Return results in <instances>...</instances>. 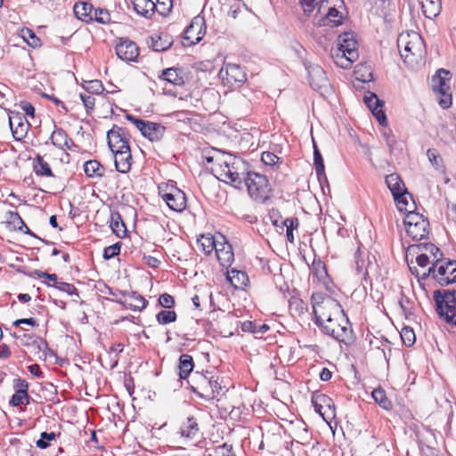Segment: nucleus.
<instances>
[{"label":"nucleus","mask_w":456,"mask_h":456,"mask_svg":"<svg viewBox=\"0 0 456 456\" xmlns=\"http://www.w3.org/2000/svg\"><path fill=\"white\" fill-rule=\"evenodd\" d=\"M217 168H213V171L218 174V178L224 183H231L235 188L240 189L249 172L248 164L242 159L232 154L222 155V159H217Z\"/></svg>","instance_id":"nucleus-1"},{"label":"nucleus","mask_w":456,"mask_h":456,"mask_svg":"<svg viewBox=\"0 0 456 456\" xmlns=\"http://www.w3.org/2000/svg\"><path fill=\"white\" fill-rule=\"evenodd\" d=\"M312 304L315 323L323 325L327 320H332L334 317L343 318L345 315L342 306L335 298L330 296H322V294H313Z\"/></svg>","instance_id":"nucleus-2"},{"label":"nucleus","mask_w":456,"mask_h":456,"mask_svg":"<svg viewBox=\"0 0 456 456\" xmlns=\"http://www.w3.org/2000/svg\"><path fill=\"white\" fill-rule=\"evenodd\" d=\"M397 46L401 57L408 65L419 63L426 53L424 41L417 33L400 35L397 39Z\"/></svg>","instance_id":"nucleus-3"},{"label":"nucleus","mask_w":456,"mask_h":456,"mask_svg":"<svg viewBox=\"0 0 456 456\" xmlns=\"http://www.w3.org/2000/svg\"><path fill=\"white\" fill-rule=\"evenodd\" d=\"M190 387L193 393L206 400L216 398L223 390L219 382V377L213 375L209 371H206V373L198 371L193 373L190 381Z\"/></svg>","instance_id":"nucleus-4"},{"label":"nucleus","mask_w":456,"mask_h":456,"mask_svg":"<svg viewBox=\"0 0 456 456\" xmlns=\"http://www.w3.org/2000/svg\"><path fill=\"white\" fill-rule=\"evenodd\" d=\"M421 275L423 278L432 275L442 286L454 283L456 282V260L436 258L431 266L428 267V271Z\"/></svg>","instance_id":"nucleus-5"},{"label":"nucleus","mask_w":456,"mask_h":456,"mask_svg":"<svg viewBox=\"0 0 456 456\" xmlns=\"http://www.w3.org/2000/svg\"><path fill=\"white\" fill-rule=\"evenodd\" d=\"M434 300L439 316L447 323L456 325V290H436Z\"/></svg>","instance_id":"nucleus-6"},{"label":"nucleus","mask_w":456,"mask_h":456,"mask_svg":"<svg viewBox=\"0 0 456 456\" xmlns=\"http://www.w3.org/2000/svg\"><path fill=\"white\" fill-rule=\"evenodd\" d=\"M243 184L246 185L250 198L254 200L264 203L270 198L271 188L265 175L249 171Z\"/></svg>","instance_id":"nucleus-7"},{"label":"nucleus","mask_w":456,"mask_h":456,"mask_svg":"<svg viewBox=\"0 0 456 456\" xmlns=\"http://www.w3.org/2000/svg\"><path fill=\"white\" fill-rule=\"evenodd\" d=\"M403 223L407 234L413 240H422L429 232L428 218L418 212L409 210Z\"/></svg>","instance_id":"nucleus-8"},{"label":"nucleus","mask_w":456,"mask_h":456,"mask_svg":"<svg viewBox=\"0 0 456 456\" xmlns=\"http://www.w3.org/2000/svg\"><path fill=\"white\" fill-rule=\"evenodd\" d=\"M450 72L444 69L437 70L436 74L432 78L433 91L441 95L438 100L440 107L448 109L452 105V94L450 91L449 80Z\"/></svg>","instance_id":"nucleus-9"},{"label":"nucleus","mask_w":456,"mask_h":456,"mask_svg":"<svg viewBox=\"0 0 456 456\" xmlns=\"http://www.w3.org/2000/svg\"><path fill=\"white\" fill-rule=\"evenodd\" d=\"M159 191L163 200L170 209L175 212H182L186 208L185 193L173 184H161Z\"/></svg>","instance_id":"nucleus-10"},{"label":"nucleus","mask_w":456,"mask_h":456,"mask_svg":"<svg viewBox=\"0 0 456 456\" xmlns=\"http://www.w3.org/2000/svg\"><path fill=\"white\" fill-rule=\"evenodd\" d=\"M356 45L357 42L352 33L345 32L338 36L337 51L341 53V59L347 54L346 58H345V64H342L343 69H349L358 57Z\"/></svg>","instance_id":"nucleus-11"},{"label":"nucleus","mask_w":456,"mask_h":456,"mask_svg":"<svg viewBox=\"0 0 456 456\" xmlns=\"http://www.w3.org/2000/svg\"><path fill=\"white\" fill-rule=\"evenodd\" d=\"M320 326L322 327L327 335L338 341L346 342L351 338L352 330L348 326V320L345 319V315L343 318L336 319L334 317L332 320H327L323 325Z\"/></svg>","instance_id":"nucleus-12"},{"label":"nucleus","mask_w":456,"mask_h":456,"mask_svg":"<svg viewBox=\"0 0 456 456\" xmlns=\"http://www.w3.org/2000/svg\"><path fill=\"white\" fill-rule=\"evenodd\" d=\"M108 146L111 151L130 149L126 129L114 125L107 133Z\"/></svg>","instance_id":"nucleus-13"},{"label":"nucleus","mask_w":456,"mask_h":456,"mask_svg":"<svg viewBox=\"0 0 456 456\" xmlns=\"http://www.w3.org/2000/svg\"><path fill=\"white\" fill-rule=\"evenodd\" d=\"M311 87L315 91H322L329 86V80L323 69L317 64L305 63Z\"/></svg>","instance_id":"nucleus-14"},{"label":"nucleus","mask_w":456,"mask_h":456,"mask_svg":"<svg viewBox=\"0 0 456 456\" xmlns=\"http://www.w3.org/2000/svg\"><path fill=\"white\" fill-rule=\"evenodd\" d=\"M9 125L12 137L16 141L22 140L28 130L29 124L22 113L18 111H11L9 116Z\"/></svg>","instance_id":"nucleus-15"},{"label":"nucleus","mask_w":456,"mask_h":456,"mask_svg":"<svg viewBox=\"0 0 456 456\" xmlns=\"http://www.w3.org/2000/svg\"><path fill=\"white\" fill-rule=\"evenodd\" d=\"M363 101L379 123L381 126H387V118L383 110L384 102L381 101L376 94L371 92H367L363 97Z\"/></svg>","instance_id":"nucleus-16"},{"label":"nucleus","mask_w":456,"mask_h":456,"mask_svg":"<svg viewBox=\"0 0 456 456\" xmlns=\"http://www.w3.org/2000/svg\"><path fill=\"white\" fill-rule=\"evenodd\" d=\"M180 435L185 442L199 441L201 433L197 419L193 417L187 418L180 427Z\"/></svg>","instance_id":"nucleus-17"},{"label":"nucleus","mask_w":456,"mask_h":456,"mask_svg":"<svg viewBox=\"0 0 456 456\" xmlns=\"http://www.w3.org/2000/svg\"><path fill=\"white\" fill-rule=\"evenodd\" d=\"M355 270L362 280L367 281L370 275H378L379 266L377 258H357L355 261Z\"/></svg>","instance_id":"nucleus-18"},{"label":"nucleus","mask_w":456,"mask_h":456,"mask_svg":"<svg viewBox=\"0 0 456 456\" xmlns=\"http://www.w3.org/2000/svg\"><path fill=\"white\" fill-rule=\"evenodd\" d=\"M116 53L122 61H134L139 55V47L129 39H122L116 45Z\"/></svg>","instance_id":"nucleus-19"},{"label":"nucleus","mask_w":456,"mask_h":456,"mask_svg":"<svg viewBox=\"0 0 456 456\" xmlns=\"http://www.w3.org/2000/svg\"><path fill=\"white\" fill-rule=\"evenodd\" d=\"M440 248L431 242H423L409 245L405 250V256H436Z\"/></svg>","instance_id":"nucleus-20"},{"label":"nucleus","mask_w":456,"mask_h":456,"mask_svg":"<svg viewBox=\"0 0 456 456\" xmlns=\"http://www.w3.org/2000/svg\"><path fill=\"white\" fill-rule=\"evenodd\" d=\"M203 26L204 19L200 16L194 17L184 30V39L189 41L191 45L199 43L204 35L202 32Z\"/></svg>","instance_id":"nucleus-21"},{"label":"nucleus","mask_w":456,"mask_h":456,"mask_svg":"<svg viewBox=\"0 0 456 456\" xmlns=\"http://www.w3.org/2000/svg\"><path fill=\"white\" fill-rule=\"evenodd\" d=\"M123 298H117L116 302L131 310H142L146 306V300L136 292H119Z\"/></svg>","instance_id":"nucleus-22"},{"label":"nucleus","mask_w":456,"mask_h":456,"mask_svg":"<svg viewBox=\"0 0 456 456\" xmlns=\"http://www.w3.org/2000/svg\"><path fill=\"white\" fill-rule=\"evenodd\" d=\"M115 156V167L118 172L126 174L131 169L132 154L131 150H121L111 151Z\"/></svg>","instance_id":"nucleus-23"},{"label":"nucleus","mask_w":456,"mask_h":456,"mask_svg":"<svg viewBox=\"0 0 456 456\" xmlns=\"http://www.w3.org/2000/svg\"><path fill=\"white\" fill-rule=\"evenodd\" d=\"M166 132V127L159 123L146 121L141 134L151 142L159 141Z\"/></svg>","instance_id":"nucleus-24"},{"label":"nucleus","mask_w":456,"mask_h":456,"mask_svg":"<svg viewBox=\"0 0 456 456\" xmlns=\"http://www.w3.org/2000/svg\"><path fill=\"white\" fill-rule=\"evenodd\" d=\"M224 73H225L228 83H243L244 81H246V74L237 64H227L225 67V70L224 69H221V70L219 71V76L222 78H224Z\"/></svg>","instance_id":"nucleus-25"},{"label":"nucleus","mask_w":456,"mask_h":456,"mask_svg":"<svg viewBox=\"0 0 456 456\" xmlns=\"http://www.w3.org/2000/svg\"><path fill=\"white\" fill-rule=\"evenodd\" d=\"M226 280L235 289H244L249 282L247 273L235 268L227 269L225 273Z\"/></svg>","instance_id":"nucleus-26"},{"label":"nucleus","mask_w":456,"mask_h":456,"mask_svg":"<svg viewBox=\"0 0 456 456\" xmlns=\"http://www.w3.org/2000/svg\"><path fill=\"white\" fill-rule=\"evenodd\" d=\"M410 272L418 278V280H426L421 274L428 271L429 258H405Z\"/></svg>","instance_id":"nucleus-27"},{"label":"nucleus","mask_w":456,"mask_h":456,"mask_svg":"<svg viewBox=\"0 0 456 456\" xmlns=\"http://www.w3.org/2000/svg\"><path fill=\"white\" fill-rule=\"evenodd\" d=\"M50 140L54 146L61 150L70 149L73 144V141L68 134L62 128L56 126L50 136Z\"/></svg>","instance_id":"nucleus-28"},{"label":"nucleus","mask_w":456,"mask_h":456,"mask_svg":"<svg viewBox=\"0 0 456 456\" xmlns=\"http://www.w3.org/2000/svg\"><path fill=\"white\" fill-rule=\"evenodd\" d=\"M386 183L391 191L394 199H398L400 196L402 197V194L407 191L404 183L399 175L395 173L387 175Z\"/></svg>","instance_id":"nucleus-29"},{"label":"nucleus","mask_w":456,"mask_h":456,"mask_svg":"<svg viewBox=\"0 0 456 456\" xmlns=\"http://www.w3.org/2000/svg\"><path fill=\"white\" fill-rule=\"evenodd\" d=\"M173 45V39L167 33L154 34L151 37L150 47L156 52L167 50Z\"/></svg>","instance_id":"nucleus-30"},{"label":"nucleus","mask_w":456,"mask_h":456,"mask_svg":"<svg viewBox=\"0 0 456 456\" xmlns=\"http://www.w3.org/2000/svg\"><path fill=\"white\" fill-rule=\"evenodd\" d=\"M342 2V0L341 2L330 1L329 4H325V9H322V12L321 13L331 22L333 26H338L342 22V15L336 8L337 4Z\"/></svg>","instance_id":"nucleus-31"},{"label":"nucleus","mask_w":456,"mask_h":456,"mask_svg":"<svg viewBox=\"0 0 456 456\" xmlns=\"http://www.w3.org/2000/svg\"><path fill=\"white\" fill-rule=\"evenodd\" d=\"M94 5L88 2H78L74 5V13L77 19L90 22L93 19Z\"/></svg>","instance_id":"nucleus-32"},{"label":"nucleus","mask_w":456,"mask_h":456,"mask_svg":"<svg viewBox=\"0 0 456 456\" xmlns=\"http://www.w3.org/2000/svg\"><path fill=\"white\" fill-rule=\"evenodd\" d=\"M422 12L428 19L436 18L441 12L440 0H419Z\"/></svg>","instance_id":"nucleus-33"},{"label":"nucleus","mask_w":456,"mask_h":456,"mask_svg":"<svg viewBox=\"0 0 456 456\" xmlns=\"http://www.w3.org/2000/svg\"><path fill=\"white\" fill-rule=\"evenodd\" d=\"M311 270L314 276L321 282L326 283L329 280V274L326 265L321 258H311Z\"/></svg>","instance_id":"nucleus-34"},{"label":"nucleus","mask_w":456,"mask_h":456,"mask_svg":"<svg viewBox=\"0 0 456 456\" xmlns=\"http://www.w3.org/2000/svg\"><path fill=\"white\" fill-rule=\"evenodd\" d=\"M134 11L146 18H150L155 12L156 6L151 0H133Z\"/></svg>","instance_id":"nucleus-35"},{"label":"nucleus","mask_w":456,"mask_h":456,"mask_svg":"<svg viewBox=\"0 0 456 456\" xmlns=\"http://www.w3.org/2000/svg\"><path fill=\"white\" fill-rule=\"evenodd\" d=\"M194 367L193 359L191 355L183 354L179 358V377L185 379L191 374Z\"/></svg>","instance_id":"nucleus-36"},{"label":"nucleus","mask_w":456,"mask_h":456,"mask_svg":"<svg viewBox=\"0 0 456 456\" xmlns=\"http://www.w3.org/2000/svg\"><path fill=\"white\" fill-rule=\"evenodd\" d=\"M215 243L216 245L213 250L216 252V256H221V254L233 256L232 246L227 242L224 236L220 233L215 236Z\"/></svg>","instance_id":"nucleus-37"},{"label":"nucleus","mask_w":456,"mask_h":456,"mask_svg":"<svg viewBox=\"0 0 456 456\" xmlns=\"http://www.w3.org/2000/svg\"><path fill=\"white\" fill-rule=\"evenodd\" d=\"M17 339H20L21 344L23 346H35L39 351H43L47 348V343L45 340L40 338H35L32 335L29 334H24L22 336L16 337L13 335Z\"/></svg>","instance_id":"nucleus-38"},{"label":"nucleus","mask_w":456,"mask_h":456,"mask_svg":"<svg viewBox=\"0 0 456 456\" xmlns=\"http://www.w3.org/2000/svg\"><path fill=\"white\" fill-rule=\"evenodd\" d=\"M159 78L174 86H181L184 83L183 77L178 74L177 69L175 68H169L162 70Z\"/></svg>","instance_id":"nucleus-39"},{"label":"nucleus","mask_w":456,"mask_h":456,"mask_svg":"<svg viewBox=\"0 0 456 456\" xmlns=\"http://www.w3.org/2000/svg\"><path fill=\"white\" fill-rule=\"evenodd\" d=\"M103 170L102 164L95 159L86 161L84 164V171L88 177H102Z\"/></svg>","instance_id":"nucleus-40"},{"label":"nucleus","mask_w":456,"mask_h":456,"mask_svg":"<svg viewBox=\"0 0 456 456\" xmlns=\"http://www.w3.org/2000/svg\"><path fill=\"white\" fill-rule=\"evenodd\" d=\"M110 227L118 237L123 238L126 235V226L118 212L111 214Z\"/></svg>","instance_id":"nucleus-41"},{"label":"nucleus","mask_w":456,"mask_h":456,"mask_svg":"<svg viewBox=\"0 0 456 456\" xmlns=\"http://www.w3.org/2000/svg\"><path fill=\"white\" fill-rule=\"evenodd\" d=\"M6 226L12 230L23 231V227H26L25 223L19 215L18 212L8 211L5 216Z\"/></svg>","instance_id":"nucleus-42"},{"label":"nucleus","mask_w":456,"mask_h":456,"mask_svg":"<svg viewBox=\"0 0 456 456\" xmlns=\"http://www.w3.org/2000/svg\"><path fill=\"white\" fill-rule=\"evenodd\" d=\"M34 171L37 175L53 177V174L47 162L44 159L37 155L34 159Z\"/></svg>","instance_id":"nucleus-43"},{"label":"nucleus","mask_w":456,"mask_h":456,"mask_svg":"<svg viewBox=\"0 0 456 456\" xmlns=\"http://www.w3.org/2000/svg\"><path fill=\"white\" fill-rule=\"evenodd\" d=\"M215 245V236L210 234L201 235V237L197 240V247L200 248L206 255L211 254Z\"/></svg>","instance_id":"nucleus-44"},{"label":"nucleus","mask_w":456,"mask_h":456,"mask_svg":"<svg viewBox=\"0 0 456 456\" xmlns=\"http://www.w3.org/2000/svg\"><path fill=\"white\" fill-rule=\"evenodd\" d=\"M314 165L315 167L318 179L321 180L322 176H325L324 162L322 156L315 142H314Z\"/></svg>","instance_id":"nucleus-45"},{"label":"nucleus","mask_w":456,"mask_h":456,"mask_svg":"<svg viewBox=\"0 0 456 456\" xmlns=\"http://www.w3.org/2000/svg\"><path fill=\"white\" fill-rule=\"evenodd\" d=\"M372 397L380 407L385 410H388L392 407L390 400L387 397L385 390L379 387L373 390Z\"/></svg>","instance_id":"nucleus-46"},{"label":"nucleus","mask_w":456,"mask_h":456,"mask_svg":"<svg viewBox=\"0 0 456 456\" xmlns=\"http://www.w3.org/2000/svg\"><path fill=\"white\" fill-rule=\"evenodd\" d=\"M91 21H96L102 24H108L110 21V14L107 9L94 8Z\"/></svg>","instance_id":"nucleus-47"},{"label":"nucleus","mask_w":456,"mask_h":456,"mask_svg":"<svg viewBox=\"0 0 456 456\" xmlns=\"http://www.w3.org/2000/svg\"><path fill=\"white\" fill-rule=\"evenodd\" d=\"M176 313L170 310H161L156 316L159 324L165 325L175 322Z\"/></svg>","instance_id":"nucleus-48"},{"label":"nucleus","mask_w":456,"mask_h":456,"mask_svg":"<svg viewBox=\"0 0 456 456\" xmlns=\"http://www.w3.org/2000/svg\"><path fill=\"white\" fill-rule=\"evenodd\" d=\"M22 37L29 46L33 48L40 46V39L37 37L33 30L29 28L23 29Z\"/></svg>","instance_id":"nucleus-49"},{"label":"nucleus","mask_w":456,"mask_h":456,"mask_svg":"<svg viewBox=\"0 0 456 456\" xmlns=\"http://www.w3.org/2000/svg\"><path fill=\"white\" fill-rule=\"evenodd\" d=\"M156 6L155 12H158L162 16H167L172 10L173 1L172 0H157L154 3Z\"/></svg>","instance_id":"nucleus-50"},{"label":"nucleus","mask_w":456,"mask_h":456,"mask_svg":"<svg viewBox=\"0 0 456 456\" xmlns=\"http://www.w3.org/2000/svg\"><path fill=\"white\" fill-rule=\"evenodd\" d=\"M47 285L53 286V287L56 288L57 289L66 292L67 294H69L70 296H76L77 297H79L77 289H76V287L73 284L63 282V281H59V282L53 283V285H51L49 283Z\"/></svg>","instance_id":"nucleus-51"},{"label":"nucleus","mask_w":456,"mask_h":456,"mask_svg":"<svg viewBox=\"0 0 456 456\" xmlns=\"http://www.w3.org/2000/svg\"><path fill=\"white\" fill-rule=\"evenodd\" d=\"M401 338L406 346H411L415 343L416 337L413 330L410 327L403 328L401 331Z\"/></svg>","instance_id":"nucleus-52"},{"label":"nucleus","mask_w":456,"mask_h":456,"mask_svg":"<svg viewBox=\"0 0 456 456\" xmlns=\"http://www.w3.org/2000/svg\"><path fill=\"white\" fill-rule=\"evenodd\" d=\"M83 87L90 94H101L104 89L102 81H100L98 79L86 81L83 85Z\"/></svg>","instance_id":"nucleus-53"},{"label":"nucleus","mask_w":456,"mask_h":456,"mask_svg":"<svg viewBox=\"0 0 456 456\" xmlns=\"http://www.w3.org/2000/svg\"><path fill=\"white\" fill-rule=\"evenodd\" d=\"M28 404L29 403V395L28 393L22 392H15V394L12 396L10 400V404L12 406L17 407L22 403Z\"/></svg>","instance_id":"nucleus-54"},{"label":"nucleus","mask_w":456,"mask_h":456,"mask_svg":"<svg viewBox=\"0 0 456 456\" xmlns=\"http://www.w3.org/2000/svg\"><path fill=\"white\" fill-rule=\"evenodd\" d=\"M56 434L54 432H43L41 433V438L36 443L37 446L40 449H45L49 446V441L54 440Z\"/></svg>","instance_id":"nucleus-55"},{"label":"nucleus","mask_w":456,"mask_h":456,"mask_svg":"<svg viewBox=\"0 0 456 456\" xmlns=\"http://www.w3.org/2000/svg\"><path fill=\"white\" fill-rule=\"evenodd\" d=\"M427 155L428 157L431 164L436 168L439 169L442 167V158L434 149H428L427 151Z\"/></svg>","instance_id":"nucleus-56"},{"label":"nucleus","mask_w":456,"mask_h":456,"mask_svg":"<svg viewBox=\"0 0 456 456\" xmlns=\"http://www.w3.org/2000/svg\"><path fill=\"white\" fill-rule=\"evenodd\" d=\"M408 199H412V196L407 191L402 194V197L400 196L398 199H395L399 211H408Z\"/></svg>","instance_id":"nucleus-57"},{"label":"nucleus","mask_w":456,"mask_h":456,"mask_svg":"<svg viewBox=\"0 0 456 456\" xmlns=\"http://www.w3.org/2000/svg\"><path fill=\"white\" fill-rule=\"evenodd\" d=\"M80 99L83 102V104L85 108L86 109L87 112L94 110V103H95V98L91 94H80Z\"/></svg>","instance_id":"nucleus-58"},{"label":"nucleus","mask_w":456,"mask_h":456,"mask_svg":"<svg viewBox=\"0 0 456 456\" xmlns=\"http://www.w3.org/2000/svg\"><path fill=\"white\" fill-rule=\"evenodd\" d=\"M120 254V243H115L111 246L105 247L102 256H118Z\"/></svg>","instance_id":"nucleus-59"},{"label":"nucleus","mask_w":456,"mask_h":456,"mask_svg":"<svg viewBox=\"0 0 456 456\" xmlns=\"http://www.w3.org/2000/svg\"><path fill=\"white\" fill-rule=\"evenodd\" d=\"M279 158L273 152L265 151L262 153L261 160L264 164L268 166H273L277 163Z\"/></svg>","instance_id":"nucleus-60"},{"label":"nucleus","mask_w":456,"mask_h":456,"mask_svg":"<svg viewBox=\"0 0 456 456\" xmlns=\"http://www.w3.org/2000/svg\"><path fill=\"white\" fill-rule=\"evenodd\" d=\"M159 303L162 307L171 308L175 305V299L171 295L164 293L160 295L159 298Z\"/></svg>","instance_id":"nucleus-61"},{"label":"nucleus","mask_w":456,"mask_h":456,"mask_svg":"<svg viewBox=\"0 0 456 456\" xmlns=\"http://www.w3.org/2000/svg\"><path fill=\"white\" fill-rule=\"evenodd\" d=\"M216 456H235L232 445L224 444L216 449Z\"/></svg>","instance_id":"nucleus-62"},{"label":"nucleus","mask_w":456,"mask_h":456,"mask_svg":"<svg viewBox=\"0 0 456 456\" xmlns=\"http://www.w3.org/2000/svg\"><path fill=\"white\" fill-rule=\"evenodd\" d=\"M299 225V221L297 217H289L284 220H281V229L283 231L284 227H290V229L295 230L297 229Z\"/></svg>","instance_id":"nucleus-63"},{"label":"nucleus","mask_w":456,"mask_h":456,"mask_svg":"<svg viewBox=\"0 0 456 456\" xmlns=\"http://www.w3.org/2000/svg\"><path fill=\"white\" fill-rule=\"evenodd\" d=\"M13 387L17 392L28 393V384L25 379H14Z\"/></svg>","instance_id":"nucleus-64"}]
</instances>
